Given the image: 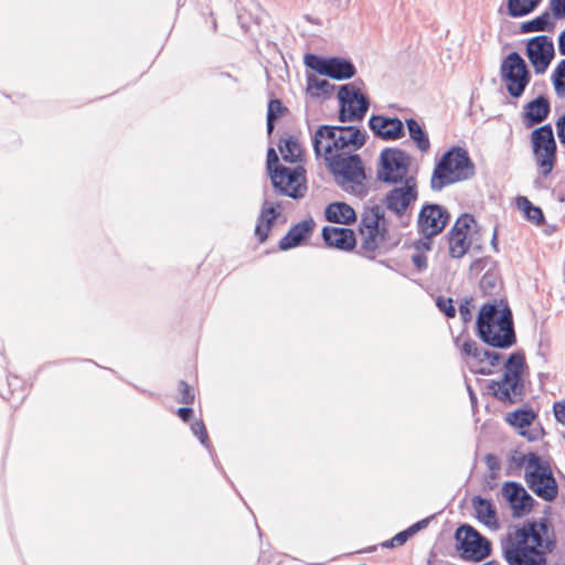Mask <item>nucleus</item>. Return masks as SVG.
I'll return each mask as SVG.
<instances>
[{"label": "nucleus", "mask_w": 565, "mask_h": 565, "mask_svg": "<svg viewBox=\"0 0 565 565\" xmlns=\"http://www.w3.org/2000/svg\"><path fill=\"white\" fill-rule=\"evenodd\" d=\"M364 143V135L353 126H321L315 134L313 147L323 156L337 182L347 192H364V170L358 154L353 152Z\"/></svg>", "instance_id": "nucleus-1"}, {"label": "nucleus", "mask_w": 565, "mask_h": 565, "mask_svg": "<svg viewBox=\"0 0 565 565\" xmlns=\"http://www.w3.org/2000/svg\"><path fill=\"white\" fill-rule=\"evenodd\" d=\"M554 531L547 520L510 527L502 542L509 565H547V554L554 550Z\"/></svg>", "instance_id": "nucleus-2"}, {"label": "nucleus", "mask_w": 565, "mask_h": 565, "mask_svg": "<svg viewBox=\"0 0 565 565\" xmlns=\"http://www.w3.org/2000/svg\"><path fill=\"white\" fill-rule=\"evenodd\" d=\"M481 339L495 348H509L515 341L512 313L507 306H482L477 321Z\"/></svg>", "instance_id": "nucleus-3"}, {"label": "nucleus", "mask_w": 565, "mask_h": 565, "mask_svg": "<svg viewBox=\"0 0 565 565\" xmlns=\"http://www.w3.org/2000/svg\"><path fill=\"white\" fill-rule=\"evenodd\" d=\"M475 174V166L468 152L455 147L447 151L437 163L430 183L434 190H440L446 185L467 180Z\"/></svg>", "instance_id": "nucleus-4"}, {"label": "nucleus", "mask_w": 565, "mask_h": 565, "mask_svg": "<svg viewBox=\"0 0 565 565\" xmlns=\"http://www.w3.org/2000/svg\"><path fill=\"white\" fill-rule=\"evenodd\" d=\"M524 356L518 353L511 354L505 362L503 377L494 381L490 385L493 395L503 402H512L521 396L523 383L522 374L524 370Z\"/></svg>", "instance_id": "nucleus-5"}, {"label": "nucleus", "mask_w": 565, "mask_h": 565, "mask_svg": "<svg viewBox=\"0 0 565 565\" xmlns=\"http://www.w3.org/2000/svg\"><path fill=\"white\" fill-rule=\"evenodd\" d=\"M360 244L366 253L383 246L387 238V221L379 207L366 211L360 224Z\"/></svg>", "instance_id": "nucleus-6"}, {"label": "nucleus", "mask_w": 565, "mask_h": 565, "mask_svg": "<svg viewBox=\"0 0 565 565\" xmlns=\"http://www.w3.org/2000/svg\"><path fill=\"white\" fill-rule=\"evenodd\" d=\"M501 81L510 96L519 98L529 85L531 74L523 57L516 53H509L500 67Z\"/></svg>", "instance_id": "nucleus-7"}, {"label": "nucleus", "mask_w": 565, "mask_h": 565, "mask_svg": "<svg viewBox=\"0 0 565 565\" xmlns=\"http://www.w3.org/2000/svg\"><path fill=\"white\" fill-rule=\"evenodd\" d=\"M479 231L476 220L469 214L461 215L455 223L449 235V253L454 258H461L475 245L481 248L478 242Z\"/></svg>", "instance_id": "nucleus-8"}, {"label": "nucleus", "mask_w": 565, "mask_h": 565, "mask_svg": "<svg viewBox=\"0 0 565 565\" xmlns=\"http://www.w3.org/2000/svg\"><path fill=\"white\" fill-rule=\"evenodd\" d=\"M524 480L527 487L545 501H553L558 494V486L551 466L542 457L534 466H530V470L524 473Z\"/></svg>", "instance_id": "nucleus-9"}, {"label": "nucleus", "mask_w": 565, "mask_h": 565, "mask_svg": "<svg viewBox=\"0 0 565 565\" xmlns=\"http://www.w3.org/2000/svg\"><path fill=\"white\" fill-rule=\"evenodd\" d=\"M461 556L467 561L479 562L491 553V543L470 525H462L456 532Z\"/></svg>", "instance_id": "nucleus-10"}, {"label": "nucleus", "mask_w": 565, "mask_h": 565, "mask_svg": "<svg viewBox=\"0 0 565 565\" xmlns=\"http://www.w3.org/2000/svg\"><path fill=\"white\" fill-rule=\"evenodd\" d=\"M461 350L466 365L476 374H491L500 364L501 354L480 348L473 341H465Z\"/></svg>", "instance_id": "nucleus-11"}, {"label": "nucleus", "mask_w": 565, "mask_h": 565, "mask_svg": "<svg viewBox=\"0 0 565 565\" xmlns=\"http://www.w3.org/2000/svg\"><path fill=\"white\" fill-rule=\"evenodd\" d=\"M533 153L542 173L547 175L555 163L556 143L551 126L545 125L532 132Z\"/></svg>", "instance_id": "nucleus-12"}, {"label": "nucleus", "mask_w": 565, "mask_h": 565, "mask_svg": "<svg viewBox=\"0 0 565 565\" xmlns=\"http://www.w3.org/2000/svg\"><path fill=\"white\" fill-rule=\"evenodd\" d=\"M270 178L274 186L285 195L300 198L307 190L305 170L301 167H276Z\"/></svg>", "instance_id": "nucleus-13"}, {"label": "nucleus", "mask_w": 565, "mask_h": 565, "mask_svg": "<svg viewBox=\"0 0 565 565\" xmlns=\"http://www.w3.org/2000/svg\"><path fill=\"white\" fill-rule=\"evenodd\" d=\"M338 98L341 105V121L360 120L369 108L366 97L352 84L341 86L338 92Z\"/></svg>", "instance_id": "nucleus-14"}, {"label": "nucleus", "mask_w": 565, "mask_h": 565, "mask_svg": "<svg viewBox=\"0 0 565 565\" xmlns=\"http://www.w3.org/2000/svg\"><path fill=\"white\" fill-rule=\"evenodd\" d=\"M306 65L316 71L319 75L329 76L334 79L351 78L355 74L353 64L344 58H322L316 55H306Z\"/></svg>", "instance_id": "nucleus-15"}, {"label": "nucleus", "mask_w": 565, "mask_h": 565, "mask_svg": "<svg viewBox=\"0 0 565 565\" xmlns=\"http://www.w3.org/2000/svg\"><path fill=\"white\" fill-rule=\"evenodd\" d=\"M380 178L386 182H403L407 175L409 158L401 150L386 149L381 154Z\"/></svg>", "instance_id": "nucleus-16"}, {"label": "nucleus", "mask_w": 565, "mask_h": 565, "mask_svg": "<svg viewBox=\"0 0 565 565\" xmlns=\"http://www.w3.org/2000/svg\"><path fill=\"white\" fill-rule=\"evenodd\" d=\"M525 53L534 72L543 74L554 58V43L547 35L533 36L526 42Z\"/></svg>", "instance_id": "nucleus-17"}, {"label": "nucleus", "mask_w": 565, "mask_h": 565, "mask_svg": "<svg viewBox=\"0 0 565 565\" xmlns=\"http://www.w3.org/2000/svg\"><path fill=\"white\" fill-rule=\"evenodd\" d=\"M501 494L508 502L513 516L521 518L531 512L534 500L522 484L505 481L501 487Z\"/></svg>", "instance_id": "nucleus-18"}, {"label": "nucleus", "mask_w": 565, "mask_h": 565, "mask_svg": "<svg viewBox=\"0 0 565 565\" xmlns=\"http://www.w3.org/2000/svg\"><path fill=\"white\" fill-rule=\"evenodd\" d=\"M417 198V183L414 178H406L394 186L385 198L387 209L401 215Z\"/></svg>", "instance_id": "nucleus-19"}, {"label": "nucleus", "mask_w": 565, "mask_h": 565, "mask_svg": "<svg viewBox=\"0 0 565 565\" xmlns=\"http://www.w3.org/2000/svg\"><path fill=\"white\" fill-rule=\"evenodd\" d=\"M448 222V213L439 205H427L419 214L418 226L426 237L439 234Z\"/></svg>", "instance_id": "nucleus-20"}, {"label": "nucleus", "mask_w": 565, "mask_h": 565, "mask_svg": "<svg viewBox=\"0 0 565 565\" xmlns=\"http://www.w3.org/2000/svg\"><path fill=\"white\" fill-rule=\"evenodd\" d=\"M370 128L385 140L398 139L404 134V126L399 119L385 116H373L370 119Z\"/></svg>", "instance_id": "nucleus-21"}, {"label": "nucleus", "mask_w": 565, "mask_h": 565, "mask_svg": "<svg viewBox=\"0 0 565 565\" xmlns=\"http://www.w3.org/2000/svg\"><path fill=\"white\" fill-rule=\"evenodd\" d=\"M477 520L491 531L500 527L497 509L494 504L481 497H475L471 501Z\"/></svg>", "instance_id": "nucleus-22"}, {"label": "nucleus", "mask_w": 565, "mask_h": 565, "mask_svg": "<svg viewBox=\"0 0 565 565\" xmlns=\"http://www.w3.org/2000/svg\"><path fill=\"white\" fill-rule=\"evenodd\" d=\"M322 236L327 245L343 250H350L356 244L353 231L344 227H324Z\"/></svg>", "instance_id": "nucleus-23"}, {"label": "nucleus", "mask_w": 565, "mask_h": 565, "mask_svg": "<svg viewBox=\"0 0 565 565\" xmlns=\"http://www.w3.org/2000/svg\"><path fill=\"white\" fill-rule=\"evenodd\" d=\"M313 225L315 223L312 220H306L298 223L280 241L279 247L285 250L299 245L310 235Z\"/></svg>", "instance_id": "nucleus-24"}, {"label": "nucleus", "mask_w": 565, "mask_h": 565, "mask_svg": "<svg viewBox=\"0 0 565 565\" xmlns=\"http://www.w3.org/2000/svg\"><path fill=\"white\" fill-rule=\"evenodd\" d=\"M535 417H536V415L531 409H519V411H515L513 413H509L507 415V422L511 426L520 429V435L521 436L525 437L529 440H534L535 436L532 435L531 433H529L526 430V428L530 425H532V423L534 422Z\"/></svg>", "instance_id": "nucleus-25"}, {"label": "nucleus", "mask_w": 565, "mask_h": 565, "mask_svg": "<svg viewBox=\"0 0 565 565\" xmlns=\"http://www.w3.org/2000/svg\"><path fill=\"white\" fill-rule=\"evenodd\" d=\"M326 217L329 222L350 224L355 221L356 214L349 204L334 202L327 206Z\"/></svg>", "instance_id": "nucleus-26"}, {"label": "nucleus", "mask_w": 565, "mask_h": 565, "mask_svg": "<svg viewBox=\"0 0 565 565\" xmlns=\"http://www.w3.org/2000/svg\"><path fill=\"white\" fill-rule=\"evenodd\" d=\"M550 105L546 99L539 97L530 102L524 108V121L527 126L541 122L548 114Z\"/></svg>", "instance_id": "nucleus-27"}, {"label": "nucleus", "mask_w": 565, "mask_h": 565, "mask_svg": "<svg viewBox=\"0 0 565 565\" xmlns=\"http://www.w3.org/2000/svg\"><path fill=\"white\" fill-rule=\"evenodd\" d=\"M555 26L556 21H554L553 15L546 11L530 21L521 23L520 32L524 34L532 32H551Z\"/></svg>", "instance_id": "nucleus-28"}, {"label": "nucleus", "mask_w": 565, "mask_h": 565, "mask_svg": "<svg viewBox=\"0 0 565 565\" xmlns=\"http://www.w3.org/2000/svg\"><path fill=\"white\" fill-rule=\"evenodd\" d=\"M279 151L282 159L290 163L300 162L303 157V148L299 140L294 136L281 139Z\"/></svg>", "instance_id": "nucleus-29"}, {"label": "nucleus", "mask_w": 565, "mask_h": 565, "mask_svg": "<svg viewBox=\"0 0 565 565\" xmlns=\"http://www.w3.org/2000/svg\"><path fill=\"white\" fill-rule=\"evenodd\" d=\"M333 90V85L326 78L308 74L307 76V93L312 97H327Z\"/></svg>", "instance_id": "nucleus-30"}, {"label": "nucleus", "mask_w": 565, "mask_h": 565, "mask_svg": "<svg viewBox=\"0 0 565 565\" xmlns=\"http://www.w3.org/2000/svg\"><path fill=\"white\" fill-rule=\"evenodd\" d=\"M542 0H508V13L512 18H521L533 12Z\"/></svg>", "instance_id": "nucleus-31"}, {"label": "nucleus", "mask_w": 565, "mask_h": 565, "mask_svg": "<svg viewBox=\"0 0 565 565\" xmlns=\"http://www.w3.org/2000/svg\"><path fill=\"white\" fill-rule=\"evenodd\" d=\"M540 456L534 452L524 454L519 450H514L510 454L509 462L510 467L514 469H523L524 473L530 470V466H534L539 460Z\"/></svg>", "instance_id": "nucleus-32"}, {"label": "nucleus", "mask_w": 565, "mask_h": 565, "mask_svg": "<svg viewBox=\"0 0 565 565\" xmlns=\"http://www.w3.org/2000/svg\"><path fill=\"white\" fill-rule=\"evenodd\" d=\"M406 125L412 140L416 143L417 148L426 152L429 149V139L426 132L422 129L420 125L415 119H407Z\"/></svg>", "instance_id": "nucleus-33"}, {"label": "nucleus", "mask_w": 565, "mask_h": 565, "mask_svg": "<svg viewBox=\"0 0 565 565\" xmlns=\"http://www.w3.org/2000/svg\"><path fill=\"white\" fill-rule=\"evenodd\" d=\"M518 206L529 221L533 222L534 224H540L543 222L544 216L542 210L537 206H533L526 198H519Z\"/></svg>", "instance_id": "nucleus-34"}, {"label": "nucleus", "mask_w": 565, "mask_h": 565, "mask_svg": "<svg viewBox=\"0 0 565 565\" xmlns=\"http://www.w3.org/2000/svg\"><path fill=\"white\" fill-rule=\"evenodd\" d=\"M286 111V108L282 106L280 100L273 99L268 104L267 110V130L270 134L274 129V121L281 117Z\"/></svg>", "instance_id": "nucleus-35"}, {"label": "nucleus", "mask_w": 565, "mask_h": 565, "mask_svg": "<svg viewBox=\"0 0 565 565\" xmlns=\"http://www.w3.org/2000/svg\"><path fill=\"white\" fill-rule=\"evenodd\" d=\"M553 85L558 96H565V60H563L553 73Z\"/></svg>", "instance_id": "nucleus-36"}, {"label": "nucleus", "mask_w": 565, "mask_h": 565, "mask_svg": "<svg viewBox=\"0 0 565 565\" xmlns=\"http://www.w3.org/2000/svg\"><path fill=\"white\" fill-rule=\"evenodd\" d=\"M279 211L277 210V207H275L274 205L265 204L263 206L259 221L271 226L273 222L276 220Z\"/></svg>", "instance_id": "nucleus-37"}, {"label": "nucleus", "mask_w": 565, "mask_h": 565, "mask_svg": "<svg viewBox=\"0 0 565 565\" xmlns=\"http://www.w3.org/2000/svg\"><path fill=\"white\" fill-rule=\"evenodd\" d=\"M550 10L554 21L565 19V0H550Z\"/></svg>", "instance_id": "nucleus-38"}, {"label": "nucleus", "mask_w": 565, "mask_h": 565, "mask_svg": "<svg viewBox=\"0 0 565 565\" xmlns=\"http://www.w3.org/2000/svg\"><path fill=\"white\" fill-rule=\"evenodd\" d=\"M437 306L447 317L452 318L455 317L456 309L452 305L451 299H438Z\"/></svg>", "instance_id": "nucleus-39"}, {"label": "nucleus", "mask_w": 565, "mask_h": 565, "mask_svg": "<svg viewBox=\"0 0 565 565\" xmlns=\"http://www.w3.org/2000/svg\"><path fill=\"white\" fill-rule=\"evenodd\" d=\"M191 428L193 434L199 437L200 441L205 445L207 441V434L204 424L202 422H195L192 424Z\"/></svg>", "instance_id": "nucleus-40"}, {"label": "nucleus", "mask_w": 565, "mask_h": 565, "mask_svg": "<svg viewBox=\"0 0 565 565\" xmlns=\"http://www.w3.org/2000/svg\"><path fill=\"white\" fill-rule=\"evenodd\" d=\"M269 230H270V225L258 221L256 228H255V234L258 237L260 243L265 242V239L268 236Z\"/></svg>", "instance_id": "nucleus-41"}, {"label": "nucleus", "mask_w": 565, "mask_h": 565, "mask_svg": "<svg viewBox=\"0 0 565 565\" xmlns=\"http://www.w3.org/2000/svg\"><path fill=\"white\" fill-rule=\"evenodd\" d=\"M180 390H181V393H182L181 402L184 403V404L193 403L194 394L191 392L190 386L186 383L181 382L180 383Z\"/></svg>", "instance_id": "nucleus-42"}, {"label": "nucleus", "mask_w": 565, "mask_h": 565, "mask_svg": "<svg viewBox=\"0 0 565 565\" xmlns=\"http://www.w3.org/2000/svg\"><path fill=\"white\" fill-rule=\"evenodd\" d=\"M555 418L562 425H565V402H557L553 406Z\"/></svg>", "instance_id": "nucleus-43"}, {"label": "nucleus", "mask_w": 565, "mask_h": 565, "mask_svg": "<svg viewBox=\"0 0 565 565\" xmlns=\"http://www.w3.org/2000/svg\"><path fill=\"white\" fill-rule=\"evenodd\" d=\"M277 162H278V156H277L276 151L273 148H269L268 152H267V169L270 174H271V172L275 171L276 167H279L277 164Z\"/></svg>", "instance_id": "nucleus-44"}, {"label": "nucleus", "mask_w": 565, "mask_h": 565, "mask_svg": "<svg viewBox=\"0 0 565 565\" xmlns=\"http://www.w3.org/2000/svg\"><path fill=\"white\" fill-rule=\"evenodd\" d=\"M409 536H411V532H408V531L401 532V533L396 534L391 540L390 546L395 547V546L403 545L408 540Z\"/></svg>", "instance_id": "nucleus-45"}, {"label": "nucleus", "mask_w": 565, "mask_h": 565, "mask_svg": "<svg viewBox=\"0 0 565 565\" xmlns=\"http://www.w3.org/2000/svg\"><path fill=\"white\" fill-rule=\"evenodd\" d=\"M486 463L493 473L500 469V461L494 455H487Z\"/></svg>", "instance_id": "nucleus-46"}, {"label": "nucleus", "mask_w": 565, "mask_h": 565, "mask_svg": "<svg viewBox=\"0 0 565 565\" xmlns=\"http://www.w3.org/2000/svg\"><path fill=\"white\" fill-rule=\"evenodd\" d=\"M557 134L561 141H565V115L556 122Z\"/></svg>", "instance_id": "nucleus-47"}, {"label": "nucleus", "mask_w": 565, "mask_h": 565, "mask_svg": "<svg viewBox=\"0 0 565 565\" xmlns=\"http://www.w3.org/2000/svg\"><path fill=\"white\" fill-rule=\"evenodd\" d=\"M178 415L184 422H188L192 415V409L188 407H182L178 409Z\"/></svg>", "instance_id": "nucleus-48"}, {"label": "nucleus", "mask_w": 565, "mask_h": 565, "mask_svg": "<svg viewBox=\"0 0 565 565\" xmlns=\"http://www.w3.org/2000/svg\"><path fill=\"white\" fill-rule=\"evenodd\" d=\"M558 51L562 55H565V29L558 35Z\"/></svg>", "instance_id": "nucleus-49"}, {"label": "nucleus", "mask_w": 565, "mask_h": 565, "mask_svg": "<svg viewBox=\"0 0 565 565\" xmlns=\"http://www.w3.org/2000/svg\"><path fill=\"white\" fill-rule=\"evenodd\" d=\"M413 262L418 268H424L426 266L425 259L420 255H415L413 257Z\"/></svg>", "instance_id": "nucleus-50"}, {"label": "nucleus", "mask_w": 565, "mask_h": 565, "mask_svg": "<svg viewBox=\"0 0 565 565\" xmlns=\"http://www.w3.org/2000/svg\"><path fill=\"white\" fill-rule=\"evenodd\" d=\"M483 565H499V564H498L497 562H493V561H492V562H488V563H486V564H483Z\"/></svg>", "instance_id": "nucleus-51"}]
</instances>
